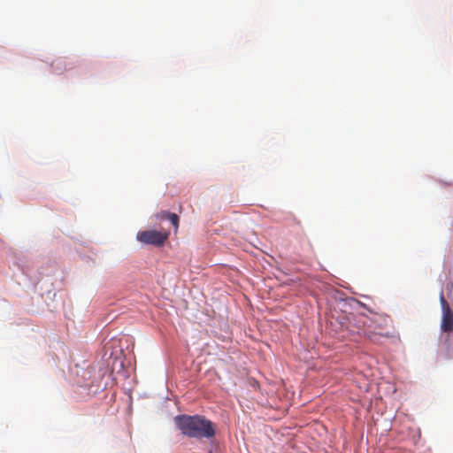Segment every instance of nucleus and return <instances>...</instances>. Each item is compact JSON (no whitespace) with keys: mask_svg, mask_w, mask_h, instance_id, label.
<instances>
[{"mask_svg":"<svg viewBox=\"0 0 453 453\" xmlns=\"http://www.w3.org/2000/svg\"><path fill=\"white\" fill-rule=\"evenodd\" d=\"M175 422L180 432L190 438L211 439L215 435L213 423L200 415H180L175 418Z\"/></svg>","mask_w":453,"mask_h":453,"instance_id":"obj_1","label":"nucleus"},{"mask_svg":"<svg viewBox=\"0 0 453 453\" xmlns=\"http://www.w3.org/2000/svg\"><path fill=\"white\" fill-rule=\"evenodd\" d=\"M169 232L157 230L140 231L137 234V240L144 244L160 247L168 239Z\"/></svg>","mask_w":453,"mask_h":453,"instance_id":"obj_2","label":"nucleus"},{"mask_svg":"<svg viewBox=\"0 0 453 453\" xmlns=\"http://www.w3.org/2000/svg\"><path fill=\"white\" fill-rule=\"evenodd\" d=\"M440 303L442 311L441 328L445 333L453 332V311L446 301L442 292H441L440 295Z\"/></svg>","mask_w":453,"mask_h":453,"instance_id":"obj_3","label":"nucleus"},{"mask_svg":"<svg viewBox=\"0 0 453 453\" xmlns=\"http://www.w3.org/2000/svg\"><path fill=\"white\" fill-rule=\"evenodd\" d=\"M168 220L171 221L173 226L177 229L179 226V216L175 213H172V215H168Z\"/></svg>","mask_w":453,"mask_h":453,"instance_id":"obj_4","label":"nucleus"},{"mask_svg":"<svg viewBox=\"0 0 453 453\" xmlns=\"http://www.w3.org/2000/svg\"><path fill=\"white\" fill-rule=\"evenodd\" d=\"M168 215H172V212L163 211L156 215V218L161 220L168 219Z\"/></svg>","mask_w":453,"mask_h":453,"instance_id":"obj_5","label":"nucleus"},{"mask_svg":"<svg viewBox=\"0 0 453 453\" xmlns=\"http://www.w3.org/2000/svg\"><path fill=\"white\" fill-rule=\"evenodd\" d=\"M376 319L383 321L385 324H387V322L389 320V318L388 316L383 315H376L374 320H376Z\"/></svg>","mask_w":453,"mask_h":453,"instance_id":"obj_6","label":"nucleus"}]
</instances>
